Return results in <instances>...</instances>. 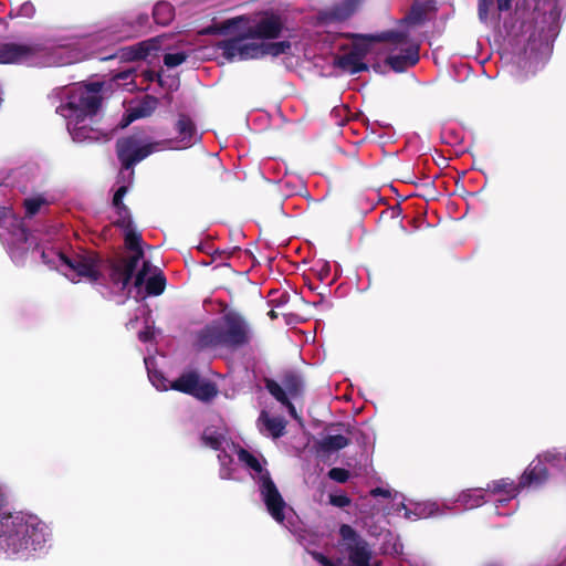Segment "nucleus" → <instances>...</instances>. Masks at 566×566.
Masks as SVG:
<instances>
[{"label": "nucleus", "instance_id": "obj_38", "mask_svg": "<svg viewBox=\"0 0 566 566\" xmlns=\"http://www.w3.org/2000/svg\"><path fill=\"white\" fill-rule=\"evenodd\" d=\"M138 337L142 342H147L153 337V333L149 328H146L145 331L139 332Z\"/></svg>", "mask_w": 566, "mask_h": 566}, {"label": "nucleus", "instance_id": "obj_27", "mask_svg": "<svg viewBox=\"0 0 566 566\" xmlns=\"http://www.w3.org/2000/svg\"><path fill=\"white\" fill-rule=\"evenodd\" d=\"M187 55L182 52L167 53L164 57V62L168 67H176L184 63Z\"/></svg>", "mask_w": 566, "mask_h": 566}, {"label": "nucleus", "instance_id": "obj_41", "mask_svg": "<svg viewBox=\"0 0 566 566\" xmlns=\"http://www.w3.org/2000/svg\"><path fill=\"white\" fill-rule=\"evenodd\" d=\"M128 326H129V327H133V326H134V322H129V323H128Z\"/></svg>", "mask_w": 566, "mask_h": 566}, {"label": "nucleus", "instance_id": "obj_20", "mask_svg": "<svg viewBox=\"0 0 566 566\" xmlns=\"http://www.w3.org/2000/svg\"><path fill=\"white\" fill-rule=\"evenodd\" d=\"M177 148L185 149L195 145L199 140L197 129L190 118L187 116H180L177 125Z\"/></svg>", "mask_w": 566, "mask_h": 566}, {"label": "nucleus", "instance_id": "obj_5", "mask_svg": "<svg viewBox=\"0 0 566 566\" xmlns=\"http://www.w3.org/2000/svg\"><path fill=\"white\" fill-rule=\"evenodd\" d=\"M250 337L251 329L245 319L238 313L229 312L202 329L196 345L200 349L234 347L248 343Z\"/></svg>", "mask_w": 566, "mask_h": 566}, {"label": "nucleus", "instance_id": "obj_34", "mask_svg": "<svg viewBox=\"0 0 566 566\" xmlns=\"http://www.w3.org/2000/svg\"><path fill=\"white\" fill-rule=\"evenodd\" d=\"M491 4V0H480L479 14L481 20L486 19L488 8Z\"/></svg>", "mask_w": 566, "mask_h": 566}, {"label": "nucleus", "instance_id": "obj_3", "mask_svg": "<svg viewBox=\"0 0 566 566\" xmlns=\"http://www.w3.org/2000/svg\"><path fill=\"white\" fill-rule=\"evenodd\" d=\"M101 85L75 84L67 90L66 101L57 112L66 119L67 129L73 140L97 142L106 134L93 127L101 105Z\"/></svg>", "mask_w": 566, "mask_h": 566}, {"label": "nucleus", "instance_id": "obj_15", "mask_svg": "<svg viewBox=\"0 0 566 566\" xmlns=\"http://www.w3.org/2000/svg\"><path fill=\"white\" fill-rule=\"evenodd\" d=\"M412 505L413 509L406 505L403 501H400L397 510H405V517L408 520L427 518L443 514L447 510H452L451 502H444L442 509L437 502L431 501L418 502Z\"/></svg>", "mask_w": 566, "mask_h": 566}, {"label": "nucleus", "instance_id": "obj_26", "mask_svg": "<svg viewBox=\"0 0 566 566\" xmlns=\"http://www.w3.org/2000/svg\"><path fill=\"white\" fill-rule=\"evenodd\" d=\"M347 444L348 439L342 434L328 436L322 442V447L326 450H339Z\"/></svg>", "mask_w": 566, "mask_h": 566}, {"label": "nucleus", "instance_id": "obj_8", "mask_svg": "<svg viewBox=\"0 0 566 566\" xmlns=\"http://www.w3.org/2000/svg\"><path fill=\"white\" fill-rule=\"evenodd\" d=\"M339 534L342 558L333 563L321 553H312L313 558L322 566H369L371 553L366 542L349 525H342Z\"/></svg>", "mask_w": 566, "mask_h": 566}, {"label": "nucleus", "instance_id": "obj_25", "mask_svg": "<svg viewBox=\"0 0 566 566\" xmlns=\"http://www.w3.org/2000/svg\"><path fill=\"white\" fill-rule=\"evenodd\" d=\"M48 200L45 197L38 195L24 200V207L28 216H33L40 211V209L48 205Z\"/></svg>", "mask_w": 566, "mask_h": 566}, {"label": "nucleus", "instance_id": "obj_22", "mask_svg": "<svg viewBox=\"0 0 566 566\" xmlns=\"http://www.w3.org/2000/svg\"><path fill=\"white\" fill-rule=\"evenodd\" d=\"M259 422L273 438H277L283 434L285 423L281 418H271L266 412H262Z\"/></svg>", "mask_w": 566, "mask_h": 566}, {"label": "nucleus", "instance_id": "obj_24", "mask_svg": "<svg viewBox=\"0 0 566 566\" xmlns=\"http://www.w3.org/2000/svg\"><path fill=\"white\" fill-rule=\"evenodd\" d=\"M15 241L21 243L23 247H14V244L10 245V254L14 261H18L21 256L20 250H28L29 247L33 242H29L30 238L24 229H19L18 232L14 234Z\"/></svg>", "mask_w": 566, "mask_h": 566}, {"label": "nucleus", "instance_id": "obj_35", "mask_svg": "<svg viewBox=\"0 0 566 566\" xmlns=\"http://www.w3.org/2000/svg\"><path fill=\"white\" fill-rule=\"evenodd\" d=\"M245 20L243 18H238V19H234L232 21H229L228 22V29H233V30H241V24L244 22Z\"/></svg>", "mask_w": 566, "mask_h": 566}, {"label": "nucleus", "instance_id": "obj_2", "mask_svg": "<svg viewBox=\"0 0 566 566\" xmlns=\"http://www.w3.org/2000/svg\"><path fill=\"white\" fill-rule=\"evenodd\" d=\"M7 499L8 489L0 483V554L12 558L28 557L44 547L50 531L35 515L4 512Z\"/></svg>", "mask_w": 566, "mask_h": 566}, {"label": "nucleus", "instance_id": "obj_6", "mask_svg": "<svg viewBox=\"0 0 566 566\" xmlns=\"http://www.w3.org/2000/svg\"><path fill=\"white\" fill-rule=\"evenodd\" d=\"M45 263L61 272L72 282H95L101 275V263L93 253L67 256L61 252H42Z\"/></svg>", "mask_w": 566, "mask_h": 566}, {"label": "nucleus", "instance_id": "obj_16", "mask_svg": "<svg viewBox=\"0 0 566 566\" xmlns=\"http://www.w3.org/2000/svg\"><path fill=\"white\" fill-rule=\"evenodd\" d=\"M368 45L369 43L366 39H359L355 43V48L352 52L338 59L339 67L352 74L366 70L367 66L364 62V57L368 51Z\"/></svg>", "mask_w": 566, "mask_h": 566}, {"label": "nucleus", "instance_id": "obj_37", "mask_svg": "<svg viewBox=\"0 0 566 566\" xmlns=\"http://www.w3.org/2000/svg\"><path fill=\"white\" fill-rule=\"evenodd\" d=\"M497 1V8L500 11H505L511 8L512 0H496Z\"/></svg>", "mask_w": 566, "mask_h": 566}, {"label": "nucleus", "instance_id": "obj_33", "mask_svg": "<svg viewBox=\"0 0 566 566\" xmlns=\"http://www.w3.org/2000/svg\"><path fill=\"white\" fill-rule=\"evenodd\" d=\"M34 11L35 10L33 4L30 2H25L19 8L18 14L25 18H31L34 14Z\"/></svg>", "mask_w": 566, "mask_h": 566}, {"label": "nucleus", "instance_id": "obj_14", "mask_svg": "<svg viewBox=\"0 0 566 566\" xmlns=\"http://www.w3.org/2000/svg\"><path fill=\"white\" fill-rule=\"evenodd\" d=\"M142 285H145L147 293L153 295L161 294L165 289V277L160 270L146 261L143 262V268L135 277V286Z\"/></svg>", "mask_w": 566, "mask_h": 566}, {"label": "nucleus", "instance_id": "obj_4", "mask_svg": "<svg viewBox=\"0 0 566 566\" xmlns=\"http://www.w3.org/2000/svg\"><path fill=\"white\" fill-rule=\"evenodd\" d=\"M126 192L127 187L124 185L116 190L113 198V213L111 216L112 222L123 230L125 244L132 252V255L127 260H122L112 269V281L119 290L126 289L138 262L143 258V251L139 245L140 237L133 227L129 210L123 203V198Z\"/></svg>", "mask_w": 566, "mask_h": 566}, {"label": "nucleus", "instance_id": "obj_40", "mask_svg": "<svg viewBox=\"0 0 566 566\" xmlns=\"http://www.w3.org/2000/svg\"><path fill=\"white\" fill-rule=\"evenodd\" d=\"M140 312L145 313V307L144 306H140Z\"/></svg>", "mask_w": 566, "mask_h": 566}, {"label": "nucleus", "instance_id": "obj_28", "mask_svg": "<svg viewBox=\"0 0 566 566\" xmlns=\"http://www.w3.org/2000/svg\"><path fill=\"white\" fill-rule=\"evenodd\" d=\"M266 388L271 392V395L273 397H275L282 403H285L287 401L284 390L275 381L268 380L266 381Z\"/></svg>", "mask_w": 566, "mask_h": 566}, {"label": "nucleus", "instance_id": "obj_30", "mask_svg": "<svg viewBox=\"0 0 566 566\" xmlns=\"http://www.w3.org/2000/svg\"><path fill=\"white\" fill-rule=\"evenodd\" d=\"M157 43H158V39H154L151 41L143 43L140 45V51L138 53V56L139 57L149 56L151 51H156L158 49Z\"/></svg>", "mask_w": 566, "mask_h": 566}, {"label": "nucleus", "instance_id": "obj_23", "mask_svg": "<svg viewBox=\"0 0 566 566\" xmlns=\"http://www.w3.org/2000/svg\"><path fill=\"white\" fill-rule=\"evenodd\" d=\"M153 14L158 24L166 25L174 19V8L170 3L160 1L156 3Z\"/></svg>", "mask_w": 566, "mask_h": 566}, {"label": "nucleus", "instance_id": "obj_12", "mask_svg": "<svg viewBox=\"0 0 566 566\" xmlns=\"http://www.w3.org/2000/svg\"><path fill=\"white\" fill-rule=\"evenodd\" d=\"M397 44L400 46L402 54L391 53L387 62L397 72H402L407 67L415 65L418 62V48L416 44L410 43L407 35L398 33L395 35Z\"/></svg>", "mask_w": 566, "mask_h": 566}, {"label": "nucleus", "instance_id": "obj_31", "mask_svg": "<svg viewBox=\"0 0 566 566\" xmlns=\"http://www.w3.org/2000/svg\"><path fill=\"white\" fill-rule=\"evenodd\" d=\"M329 502L334 506L344 507L350 503V500L345 494H331Z\"/></svg>", "mask_w": 566, "mask_h": 566}, {"label": "nucleus", "instance_id": "obj_19", "mask_svg": "<svg viewBox=\"0 0 566 566\" xmlns=\"http://www.w3.org/2000/svg\"><path fill=\"white\" fill-rule=\"evenodd\" d=\"M545 453L543 457H538L535 461H533L527 470L524 472V474L521 478V484L523 486H532V485H538L542 482L545 481L547 476V470L544 465V461L549 462V460L545 459ZM553 465H557L558 463L555 461H551Z\"/></svg>", "mask_w": 566, "mask_h": 566}, {"label": "nucleus", "instance_id": "obj_39", "mask_svg": "<svg viewBox=\"0 0 566 566\" xmlns=\"http://www.w3.org/2000/svg\"><path fill=\"white\" fill-rule=\"evenodd\" d=\"M285 405L287 406V408H289V411H290L291 416H293L294 418H296V417H297V415H296L295 407H294L291 402H289V401H286V402H285Z\"/></svg>", "mask_w": 566, "mask_h": 566}, {"label": "nucleus", "instance_id": "obj_9", "mask_svg": "<svg viewBox=\"0 0 566 566\" xmlns=\"http://www.w3.org/2000/svg\"><path fill=\"white\" fill-rule=\"evenodd\" d=\"M145 364L149 368L148 359H145ZM148 377L153 386L158 390L175 389L192 395L200 400H209L217 395V389L210 381L201 379L192 371L182 374L175 381H169L161 373L151 369H148Z\"/></svg>", "mask_w": 566, "mask_h": 566}, {"label": "nucleus", "instance_id": "obj_1", "mask_svg": "<svg viewBox=\"0 0 566 566\" xmlns=\"http://www.w3.org/2000/svg\"><path fill=\"white\" fill-rule=\"evenodd\" d=\"M203 441L212 449L218 450L222 448V451L218 454L221 465L220 476L222 479L235 478L233 455H237L238 460L249 469L251 476L258 482L268 512L276 522L283 523L291 513V509L284 502L268 470L264 468V459L255 457L234 444L230 446L222 434L214 436L206 431L203 433Z\"/></svg>", "mask_w": 566, "mask_h": 566}, {"label": "nucleus", "instance_id": "obj_17", "mask_svg": "<svg viewBox=\"0 0 566 566\" xmlns=\"http://www.w3.org/2000/svg\"><path fill=\"white\" fill-rule=\"evenodd\" d=\"M282 27L283 24L280 17L266 13L245 29L251 32V36H256L258 39H274L280 34Z\"/></svg>", "mask_w": 566, "mask_h": 566}, {"label": "nucleus", "instance_id": "obj_36", "mask_svg": "<svg viewBox=\"0 0 566 566\" xmlns=\"http://www.w3.org/2000/svg\"><path fill=\"white\" fill-rule=\"evenodd\" d=\"M371 495L389 497L391 496V492L386 489L377 488L371 491Z\"/></svg>", "mask_w": 566, "mask_h": 566}, {"label": "nucleus", "instance_id": "obj_32", "mask_svg": "<svg viewBox=\"0 0 566 566\" xmlns=\"http://www.w3.org/2000/svg\"><path fill=\"white\" fill-rule=\"evenodd\" d=\"M545 459L546 460H549V461H555L557 463H564V465L566 467V452L565 453H562V452H547V454L545 455Z\"/></svg>", "mask_w": 566, "mask_h": 566}, {"label": "nucleus", "instance_id": "obj_18", "mask_svg": "<svg viewBox=\"0 0 566 566\" xmlns=\"http://www.w3.org/2000/svg\"><path fill=\"white\" fill-rule=\"evenodd\" d=\"M156 106L157 99L151 96H144L140 99L132 102L127 108L126 115L122 119L120 127L124 128L136 119L151 115Z\"/></svg>", "mask_w": 566, "mask_h": 566}, {"label": "nucleus", "instance_id": "obj_29", "mask_svg": "<svg viewBox=\"0 0 566 566\" xmlns=\"http://www.w3.org/2000/svg\"><path fill=\"white\" fill-rule=\"evenodd\" d=\"M328 475L332 480L339 482V483L346 482L349 478L348 471H346L345 469H340V468H333L328 472Z\"/></svg>", "mask_w": 566, "mask_h": 566}, {"label": "nucleus", "instance_id": "obj_7", "mask_svg": "<svg viewBox=\"0 0 566 566\" xmlns=\"http://www.w3.org/2000/svg\"><path fill=\"white\" fill-rule=\"evenodd\" d=\"M258 40L256 36H251L249 30L244 29L240 36L221 43L223 55L228 60L242 61L259 59L265 55L277 56L280 54L294 53L290 42L263 43Z\"/></svg>", "mask_w": 566, "mask_h": 566}, {"label": "nucleus", "instance_id": "obj_11", "mask_svg": "<svg viewBox=\"0 0 566 566\" xmlns=\"http://www.w3.org/2000/svg\"><path fill=\"white\" fill-rule=\"evenodd\" d=\"M486 493L497 495L495 501L499 504H503L517 495V489L513 482L509 480H500L490 484L486 491L483 489L465 490L453 503H458L464 510H471L480 506L484 502Z\"/></svg>", "mask_w": 566, "mask_h": 566}, {"label": "nucleus", "instance_id": "obj_13", "mask_svg": "<svg viewBox=\"0 0 566 566\" xmlns=\"http://www.w3.org/2000/svg\"><path fill=\"white\" fill-rule=\"evenodd\" d=\"M39 50L27 44L9 43L0 48V63H30L36 64L35 56Z\"/></svg>", "mask_w": 566, "mask_h": 566}, {"label": "nucleus", "instance_id": "obj_21", "mask_svg": "<svg viewBox=\"0 0 566 566\" xmlns=\"http://www.w3.org/2000/svg\"><path fill=\"white\" fill-rule=\"evenodd\" d=\"M364 2V0H343L331 12L326 13V19L332 21H343L349 18Z\"/></svg>", "mask_w": 566, "mask_h": 566}, {"label": "nucleus", "instance_id": "obj_10", "mask_svg": "<svg viewBox=\"0 0 566 566\" xmlns=\"http://www.w3.org/2000/svg\"><path fill=\"white\" fill-rule=\"evenodd\" d=\"M160 149H163L161 143H149L146 139L138 136H130L118 140L117 154L123 165L120 178L126 179L128 182H130L134 175L132 167L136 163L146 158L148 155Z\"/></svg>", "mask_w": 566, "mask_h": 566}]
</instances>
